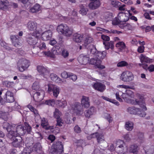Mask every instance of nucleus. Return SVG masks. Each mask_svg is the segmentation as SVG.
<instances>
[{"label": "nucleus", "instance_id": "1", "mask_svg": "<svg viewBox=\"0 0 154 154\" xmlns=\"http://www.w3.org/2000/svg\"><path fill=\"white\" fill-rule=\"evenodd\" d=\"M57 30L59 33L67 37L70 36L73 32L72 29L69 28L66 24H63L59 25Z\"/></svg>", "mask_w": 154, "mask_h": 154}, {"label": "nucleus", "instance_id": "2", "mask_svg": "<svg viewBox=\"0 0 154 154\" xmlns=\"http://www.w3.org/2000/svg\"><path fill=\"white\" fill-rule=\"evenodd\" d=\"M128 150V147L122 140H119L116 143L115 151L118 153H124Z\"/></svg>", "mask_w": 154, "mask_h": 154}, {"label": "nucleus", "instance_id": "3", "mask_svg": "<svg viewBox=\"0 0 154 154\" xmlns=\"http://www.w3.org/2000/svg\"><path fill=\"white\" fill-rule=\"evenodd\" d=\"M128 112L132 114H138L141 117H144L146 115V113L143 109L139 108H137L134 106L129 107L127 109Z\"/></svg>", "mask_w": 154, "mask_h": 154}, {"label": "nucleus", "instance_id": "4", "mask_svg": "<svg viewBox=\"0 0 154 154\" xmlns=\"http://www.w3.org/2000/svg\"><path fill=\"white\" fill-rule=\"evenodd\" d=\"M10 138H12L13 141L11 143L12 145L15 147L20 149L23 148L24 146V143L22 142V139L20 136H12Z\"/></svg>", "mask_w": 154, "mask_h": 154}, {"label": "nucleus", "instance_id": "5", "mask_svg": "<svg viewBox=\"0 0 154 154\" xmlns=\"http://www.w3.org/2000/svg\"><path fill=\"white\" fill-rule=\"evenodd\" d=\"M130 103L134 105H138L140 106L141 107L143 110H146L147 108L146 106V104L144 100L143 97L142 96L139 97L138 98L136 99L135 100H129Z\"/></svg>", "mask_w": 154, "mask_h": 154}, {"label": "nucleus", "instance_id": "6", "mask_svg": "<svg viewBox=\"0 0 154 154\" xmlns=\"http://www.w3.org/2000/svg\"><path fill=\"white\" fill-rule=\"evenodd\" d=\"M29 66V62L25 59H20L17 63V67L19 70L21 72H23Z\"/></svg>", "mask_w": 154, "mask_h": 154}, {"label": "nucleus", "instance_id": "7", "mask_svg": "<svg viewBox=\"0 0 154 154\" xmlns=\"http://www.w3.org/2000/svg\"><path fill=\"white\" fill-rule=\"evenodd\" d=\"M48 91L51 94L52 92L53 96L55 98H57L60 92V89L58 87L54 85L50 84L48 85Z\"/></svg>", "mask_w": 154, "mask_h": 154}, {"label": "nucleus", "instance_id": "8", "mask_svg": "<svg viewBox=\"0 0 154 154\" xmlns=\"http://www.w3.org/2000/svg\"><path fill=\"white\" fill-rule=\"evenodd\" d=\"M134 78V76L130 72L126 71L123 72L121 75V79L125 82H129L132 81Z\"/></svg>", "mask_w": 154, "mask_h": 154}, {"label": "nucleus", "instance_id": "9", "mask_svg": "<svg viewBox=\"0 0 154 154\" xmlns=\"http://www.w3.org/2000/svg\"><path fill=\"white\" fill-rule=\"evenodd\" d=\"M72 108L77 115H80L83 113V110L79 103L76 102L74 103L72 105Z\"/></svg>", "mask_w": 154, "mask_h": 154}, {"label": "nucleus", "instance_id": "10", "mask_svg": "<svg viewBox=\"0 0 154 154\" xmlns=\"http://www.w3.org/2000/svg\"><path fill=\"white\" fill-rule=\"evenodd\" d=\"M63 151V147L62 142L58 141L56 143L54 148L53 149L52 152L55 154H61Z\"/></svg>", "mask_w": 154, "mask_h": 154}, {"label": "nucleus", "instance_id": "11", "mask_svg": "<svg viewBox=\"0 0 154 154\" xmlns=\"http://www.w3.org/2000/svg\"><path fill=\"white\" fill-rule=\"evenodd\" d=\"M10 39L13 45L16 47H18L22 45L20 38L18 35H11Z\"/></svg>", "mask_w": 154, "mask_h": 154}, {"label": "nucleus", "instance_id": "12", "mask_svg": "<svg viewBox=\"0 0 154 154\" xmlns=\"http://www.w3.org/2000/svg\"><path fill=\"white\" fill-rule=\"evenodd\" d=\"M37 69L40 74L44 77L46 78V76L49 75V71L46 68L39 66L37 67Z\"/></svg>", "mask_w": 154, "mask_h": 154}, {"label": "nucleus", "instance_id": "13", "mask_svg": "<svg viewBox=\"0 0 154 154\" xmlns=\"http://www.w3.org/2000/svg\"><path fill=\"white\" fill-rule=\"evenodd\" d=\"M91 2L89 4V8L92 10H94L99 8L100 5V0H91Z\"/></svg>", "mask_w": 154, "mask_h": 154}, {"label": "nucleus", "instance_id": "14", "mask_svg": "<svg viewBox=\"0 0 154 154\" xmlns=\"http://www.w3.org/2000/svg\"><path fill=\"white\" fill-rule=\"evenodd\" d=\"M38 39L37 36L32 35L27 38L26 41L30 45H34L37 43Z\"/></svg>", "mask_w": 154, "mask_h": 154}, {"label": "nucleus", "instance_id": "15", "mask_svg": "<svg viewBox=\"0 0 154 154\" xmlns=\"http://www.w3.org/2000/svg\"><path fill=\"white\" fill-rule=\"evenodd\" d=\"M26 133V130L24 127L22 125H17L16 128V131H15V133L16 135L18 134L20 135H23Z\"/></svg>", "mask_w": 154, "mask_h": 154}, {"label": "nucleus", "instance_id": "16", "mask_svg": "<svg viewBox=\"0 0 154 154\" xmlns=\"http://www.w3.org/2000/svg\"><path fill=\"white\" fill-rule=\"evenodd\" d=\"M89 58L86 55L81 54L78 57V60L80 63L82 64H86L88 62Z\"/></svg>", "mask_w": 154, "mask_h": 154}, {"label": "nucleus", "instance_id": "17", "mask_svg": "<svg viewBox=\"0 0 154 154\" xmlns=\"http://www.w3.org/2000/svg\"><path fill=\"white\" fill-rule=\"evenodd\" d=\"M6 100L7 102L12 103L13 102L14 99L13 93L10 91H8L5 93Z\"/></svg>", "mask_w": 154, "mask_h": 154}, {"label": "nucleus", "instance_id": "18", "mask_svg": "<svg viewBox=\"0 0 154 154\" xmlns=\"http://www.w3.org/2000/svg\"><path fill=\"white\" fill-rule=\"evenodd\" d=\"M118 17V20L121 22H126L129 19V17L126 15V14L122 12L119 14Z\"/></svg>", "mask_w": 154, "mask_h": 154}, {"label": "nucleus", "instance_id": "19", "mask_svg": "<svg viewBox=\"0 0 154 154\" xmlns=\"http://www.w3.org/2000/svg\"><path fill=\"white\" fill-rule=\"evenodd\" d=\"M37 24L35 22L30 21L27 24V27L29 30L33 31L35 30L37 28Z\"/></svg>", "mask_w": 154, "mask_h": 154}, {"label": "nucleus", "instance_id": "20", "mask_svg": "<svg viewBox=\"0 0 154 154\" xmlns=\"http://www.w3.org/2000/svg\"><path fill=\"white\" fill-rule=\"evenodd\" d=\"M52 36V32L50 31H46L43 33L42 38L43 40L46 41L50 40Z\"/></svg>", "mask_w": 154, "mask_h": 154}, {"label": "nucleus", "instance_id": "21", "mask_svg": "<svg viewBox=\"0 0 154 154\" xmlns=\"http://www.w3.org/2000/svg\"><path fill=\"white\" fill-rule=\"evenodd\" d=\"M9 2L7 0L0 1V9L6 11L8 9Z\"/></svg>", "mask_w": 154, "mask_h": 154}, {"label": "nucleus", "instance_id": "22", "mask_svg": "<svg viewBox=\"0 0 154 154\" xmlns=\"http://www.w3.org/2000/svg\"><path fill=\"white\" fill-rule=\"evenodd\" d=\"M94 88L101 92H102L105 89V85L100 82H96L93 85Z\"/></svg>", "mask_w": 154, "mask_h": 154}, {"label": "nucleus", "instance_id": "23", "mask_svg": "<svg viewBox=\"0 0 154 154\" xmlns=\"http://www.w3.org/2000/svg\"><path fill=\"white\" fill-rule=\"evenodd\" d=\"M81 104L84 107L88 108L90 106L89 100L88 97L83 96L81 99Z\"/></svg>", "mask_w": 154, "mask_h": 154}, {"label": "nucleus", "instance_id": "24", "mask_svg": "<svg viewBox=\"0 0 154 154\" xmlns=\"http://www.w3.org/2000/svg\"><path fill=\"white\" fill-rule=\"evenodd\" d=\"M13 128L12 125H9L6 129L8 132H9L8 134V137L9 138H10L11 137L15 136L16 134L15 133V131H13Z\"/></svg>", "mask_w": 154, "mask_h": 154}, {"label": "nucleus", "instance_id": "25", "mask_svg": "<svg viewBox=\"0 0 154 154\" xmlns=\"http://www.w3.org/2000/svg\"><path fill=\"white\" fill-rule=\"evenodd\" d=\"M55 104L59 108H64L67 105L66 101L65 100L62 101L59 100H57L55 101Z\"/></svg>", "mask_w": 154, "mask_h": 154}, {"label": "nucleus", "instance_id": "26", "mask_svg": "<svg viewBox=\"0 0 154 154\" xmlns=\"http://www.w3.org/2000/svg\"><path fill=\"white\" fill-rule=\"evenodd\" d=\"M83 38V35L76 33L73 35V39L74 42L79 43L82 40Z\"/></svg>", "mask_w": 154, "mask_h": 154}, {"label": "nucleus", "instance_id": "27", "mask_svg": "<svg viewBox=\"0 0 154 154\" xmlns=\"http://www.w3.org/2000/svg\"><path fill=\"white\" fill-rule=\"evenodd\" d=\"M125 127L127 130L131 131L134 128V123L131 121L126 122H125Z\"/></svg>", "mask_w": 154, "mask_h": 154}, {"label": "nucleus", "instance_id": "28", "mask_svg": "<svg viewBox=\"0 0 154 154\" xmlns=\"http://www.w3.org/2000/svg\"><path fill=\"white\" fill-rule=\"evenodd\" d=\"M140 60L141 63H150L152 62V59H150L145 55L141 54L140 56Z\"/></svg>", "mask_w": 154, "mask_h": 154}, {"label": "nucleus", "instance_id": "29", "mask_svg": "<svg viewBox=\"0 0 154 154\" xmlns=\"http://www.w3.org/2000/svg\"><path fill=\"white\" fill-rule=\"evenodd\" d=\"M40 10V5L38 4H36L30 9L29 11L32 13H35L38 12Z\"/></svg>", "mask_w": 154, "mask_h": 154}, {"label": "nucleus", "instance_id": "30", "mask_svg": "<svg viewBox=\"0 0 154 154\" xmlns=\"http://www.w3.org/2000/svg\"><path fill=\"white\" fill-rule=\"evenodd\" d=\"M41 125L42 127L46 130H51L54 129V126H50L48 122L42 120V122Z\"/></svg>", "mask_w": 154, "mask_h": 154}, {"label": "nucleus", "instance_id": "31", "mask_svg": "<svg viewBox=\"0 0 154 154\" xmlns=\"http://www.w3.org/2000/svg\"><path fill=\"white\" fill-rule=\"evenodd\" d=\"M103 44L105 45V48L108 50L110 48L111 49H113L114 48V42L112 41H110L109 42H104Z\"/></svg>", "mask_w": 154, "mask_h": 154}, {"label": "nucleus", "instance_id": "32", "mask_svg": "<svg viewBox=\"0 0 154 154\" xmlns=\"http://www.w3.org/2000/svg\"><path fill=\"white\" fill-rule=\"evenodd\" d=\"M95 137L97 138V142L99 143H100V141L104 140V136L102 134H100L97 132L95 133Z\"/></svg>", "mask_w": 154, "mask_h": 154}, {"label": "nucleus", "instance_id": "33", "mask_svg": "<svg viewBox=\"0 0 154 154\" xmlns=\"http://www.w3.org/2000/svg\"><path fill=\"white\" fill-rule=\"evenodd\" d=\"M139 150L138 146L136 144L131 145L129 148V151L130 152L134 153L138 152Z\"/></svg>", "mask_w": 154, "mask_h": 154}, {"label": "nucleus", "instance_id": "34", "mask_svg": "<svg viewBox=\"0 0 154 154\" xmlns=\"http://www.w3.org/2000/svg\"><path fill=\"white\" fill-rule=\"evenodd\" d=\"M42 148V146L39 143H36L34 144L32 149V151L37 152L38 150H40Z\"/></svg>", "mask_w": 154, "mask_h": 154}, {"label": "nucleus", "instance_id": "35", "mask_svg": "<svg viewBox=\"0 0 154 154\" xmlns=\"http://www.w3.org/2000/svg\"><path fill=\"white\" fill-rule=\"evenodd\" d=\"M50 77L51 80L56 82H58L61 81V79L56 75L52 73L50 75Z\"/></svg>", "mask_w": 154, "mask_h": 154}, {"label": "nucleus", "instance_id": "36", "mask_svg": "<svg viewBox=\"0 0 154 154\" xmlns=\"http://www.w3.org/2000/svg\"><path fill=\"white\" fill-rule=\"evenodd\" d=\"M80 10L79 11V13L82 15H85L87 14L88 10L87 8H85L82 5H79Z\"/></svg>", "mask_w": 154, "mask_h": 154}, {"label": "nucleus", "instance_id": "37", "mask_svg": "<svg viewBox=\"0 0 154 154\" xmlns=\"http://www.w3.org/2000/svg\"><path fill=\"white\" fill-rule=\"evenodd\" d=\"M41 93L38 92H35L34 94L33 98L34 100L36 102H38L42 100V98L41 97Z\"/></svg>", "mask_w": 154, "mask_h": 154}, {"label": "nucleus", "instance_id": "38", "mask_svg": "<svg viewBox=\"0 0 154 154\" xmlns=\"http://www.w3.org/2000/svg\"><path fill=\"white\" fill-rule=\"evenodd\" d=\"M89 50L90 51V53L93 54H96V53L97 52L95 47L92 45H91L89 46Z\"/></svg>", "mask_w": 154, "mask_h": 154}, {"label": "nucleus", "instance_id": "39", "mask_svg": "<svg viewBox=\"0 0 154 154\" xmlns=\"http://www.w3.org/2000/svg\"><path fill=\"white\" fill-rule=\"evenodd\" d=\"M137 140L140 143H142L144 141V138L143 134L142 132H139L137 134Z\"/></svg>", "mask_w": 154, "mask_h": 154}, {"label": "nucleus", "instance_id": "40", "mask_svg": "<svg viewBox=\"0 0 154 154\" xmlns=\"http://www.w3.org/2000/svg\"><path fill=\"white\" fill-rule=\"evenodd\" d=\"M3 85L8 88H12L14 85V83L13 82H10L8 81H5L3 82Z\"/></svg>", "mask_w": 154, "mask_h": 154}, {"label": "nucleus", "instance_id": "41", "mask_svg": "<svg viewBox=\"0 0 154 154\" xmlns=\"http://www.w3.org/2000/svg\"><path fill=\"white\" fill-rule=\"evenodd\" d=\"M112 14L109 12H106L104 14L105 18L108 20H110L112 18Z\"/></svg>", "mask_w": 154, "mask_h": 154}, {"label": "nucleus", "instance_id": "42", "mask_svg": "<svg viewBox=\"0 0 154 154\" xmlns=\"http://www.w3.org/2000/svg\"><path fill=\"white\" fill-rule=\"evenodd\" d=\"M69 55L68 51L65 49H63L62 51V55L65 59L67 58Z\"/></svg>", "mask_w": 154, "mask_h": 154}, {"label": "nucleus", "instance_id": "43", "mask_svg": "<svg viewBox=\"0 0 154 154\" xmlns=\"http://www.w3.org/2000/svg\"><path fill=\"white\" fill-rule=\"evenodd\" d=\"M45 103L49 106H53L55 103V101L54 99L48 100L45 101Z\"/></svg>", "mask_w": 154, "mask_h": 154}, {"label": "nucleus", "instance_id": "44", "mask_svg": "<svg viewBox=\"0 0 154 154\" xmlns=\"http://www.w3.org/2000/svg\"><path fill=\"white\" fill-rule=\"evenodd\" d=\"M32 152L31 148L26 147L23 149L22 154H30Z\"/></svg>", "mask_w": 154, "mask_h": 154}, {"label": "nucleus", "instance_id": "45", "mask_svg": "<svg viewBox=\"0 0 154 154\" xmlns=\"http://www.w3.org/2000/svg\"><path fill=\"white\" fill-rule=\"evenodd\" d=\"M101 61L98 60H95L94 58H92L91 59L90 61V63L92 65H96V66L98 63H100Z\"/></svg>", "mask_w": 154, "mask_h": 154}, {"label": "nucleus", "instance_id": "46", "mask_svg": "<svg viewBox=\"0 0 154 154\" xmlns=\"http://www.w3.org/2000/svg\"><path fill=\"white\" fill-rule=\"evenodd\" d=\"M54 117L57 119H59L60 118V112L58 109L56 108L55 109L54 112Z\"/></svg>", "mask_w": 154, "mask_h": 154}, {"label": "nucleus", "instance_id": "47", "mask_svg": "<svg viewBox=\"0 0 154 154\" xmlns=\"http://www.w3.org/2000/svg\"><path fill=\"white\" fill-rule=\"evenodd\" d=\"M24 126H25L24 127L25 128H26V132H27V133L29 134L32 130L31 127L30 126L29 124L26 122H25L24 123Z\"/></svg>", "mask_w": 154, "mask_h": 154}, {"label": "nucleus", "instance_id": "48", "mask_svg": "<svg viewBox=\"0 0 154 154\" xmlns=\"http://www.w3.org/2000/svg\"><path fill=\"white\" fill-rule=\"evenodd\" d=\"M43 53L45 55L48 57H51L54 58H55V56L54 55L52 54V53L50 51H49L48 52L44 51L43 52Z\"/></svg>", "mask_w": 154, "mask_h": 154}, {"label": "nucleus", "instance_id": "49", "mask_svg": "<svg viewBox=\"0 0 154 154\" xmlns=\"http://www.w3.org/2000/svg\"><path fill=\"white\" fill-rule=\"evenodd\" d=\"M32 89L35 90H38L40 88L39 83L37 82H34L32 85Z\"/></svg>", "mask_w": 154, "mask_h": 154}, {"label": "nucleus", "instance_id": "50", "mask_svg": "<svg viewBox=\"0 0 154 154\" xmlns=\"http://www.w3.org/2000/svg\"><path fill=\"white\" fill-rule=\"evenodd\" d=\"M128 65V63L125 61H122L119 62L117 64L118 67H123Z\"/></svg>", "mask_w": 154, "mask_h": 154}, {"label": "nucleus", "instance_id": "51", "mask_svg": "<svg viewBox=\"0 0 154 154\" xmlns=\"http://www.w3.org/2000/svg\"><path fill=\"white\" fill-rule=\"evenodd\" d=\"M96 56L98 60L101 61V60L104 58H103V57L100 51H97V52L96 54Z\"/></svg>", "mask_w": 154, "mask_h": 154}, {"label": "nucleus", "instance_id": "52", "mask_svg": "<svg viewBox=\"0 0 154 154\" xmlns=\"http://www.w3.org/2000/svg\"><path fill=\"white\" fill-rule=\"evenodd\" d=\"M27 106L31 111L34 113L36 115L37 114V110L32 105L29 104L27 105Z\"/></svg>", "mask_w": 154, "mask_h": 154}, {"label": "nucleus", "instance_id": "53", "mask_svg": "<svg viewBox=\"0 0 154 154\" xmlns=\"http://www.w3.org/2000/svg\"><path fill=\"white\" fill-rule=\"evenodd\" d=\"M93 41L92 38L90 37H87L85 41V43L87 44H88L91 43Z\"/></svg>", "mask_w": 154, "mask_h": 154}, {"label": "nucleus", "instance_id": "54", "mask_svg": "<svg viewBox=\"0 0 154 154\" xmlns=\"http://www.w3.org/2000/svg\"><path fill=\"white\" fill-rule=\"evenodd\" d=\"M119 46H120L122 49H124L126 47L125 44L122 42H120L116 44V47H119Z\"/></svg>", "mask_w": 154, "mask_h": 154}, {"label": "nucleus", "instance_id": "55", "mask_svg": "<svg viewBox=\"0 0 154 154\" xmlns=\"http://www.w3.org/2000/svg\"><path fill=\"white\" fill-rule=\"evenodd\" d=\"M70 73H68L66 71H64L61 74V77L64 79H66L69 77Z\"/></svg>", "mask_w": 154, "mask_h": 154}, {"label": "nucleus", "instance_id": "56", "mask_svg": "<svg viewBox=\"0 0 154 154\" xmlns=\"http://www.w3.org/2000/svg\"><path fill=\"white\" fill-rule=\"evenodd\" d=\"M112 4L114 7H117L121 5V3L118 1H113L112 2Z\"/></svg>", "mask_w": 154, "mask_h": 154}, {"label": "nucleus", "instance_id": "57", "mask_svg": "<svg viewBox=\"0 0 154 154\" xmlns=\"http://www.w3.org/2000/svg\"><path fill=\"white\" fill-rule=\"evenodd\" d=\"M74 131L76 133H79L81 131V130L80 127L78 125L75 126L74 128Z\"/></svg>", "mask_w": 154, "mask_h": 154}, {"label": "nucleus", "instance_id": "58", "mask_svg": "<svg viewBox=\"0 0 154 154\" xmlns=\"http://www.w3.org/2000/svg\"><path fill=\"white\" fill-rule=\"evenodd\" d=\"M126 95L129 97H131L133 96V94L131 90L127 89L126 91Z\"/></svg>", "mask_w": 154, "mask_h": 154}, {"label": "nucleus", "instance_id": "59", "mask_svg": "<svg viewBox=\"0 0 154 154\" xmlns=\"http://www.w3.org/2000/svg\"><path fill=\"white\" fill-rule=\"evenodd\" d=\"M69 78L74 81L76 80L77 79V76L75 75H73L72 73H70Z\"/></svg>", "mask_w": 154, "mask_h": 154}, {"label": "nucleus", "instance_id": "60", "mask_svg": "<svg viewBox=\"0 0 154 154\" xmlns=\"http://www.w3.org/2000/svg\"><path fill=\"white\" fill-rule=\"evenodd\" d=\"M15 51L16 53L20 55H23L24 54V51L21 49L17 48L16 49Z\"/></svg>", "mask_w": 154, "mask_h": 154}, {"label": "nucleus", "instance_id": "61", "mask_svg": "<svg viewBox=\"0 0 154 154\" xmlns=\"http://www.w3.org/2000/svg\"><path fill=\"white\" fill-rule=\"evenodd\" d=\"M88 110L92 115H93L96 111L95 108L94 106H91Z\"/></svg>", "mask_w": 154, "mask_h": 154}, {"label": "nucleus", "instance_id": "62", "mask_svg": "<svg viewBox=\"0 0 154 154\" xmlns=\"http://www.w3.org/2000/svg\"><path fill=\"white\" fill-rule=\"evenodd\" d=\"M101 37L102 39H103L104 41H109L110 40L109 37L107 35H101Z\"/></svg>", "mask_w": 154, "mask_h": 154}, {"label": "nucleus", "instance_id": "63", "mask_svg": "<svg viewBox=\"0 0 154 154\" xmlns=\"http://www.w3.org/2000/svg\"><path fill=\"white\" fill-rule=\"evenodd\" d=\"M40 49H44L46 48V46L45 43L42 42L41 43V44L38 46Z\"/></svg>", "mask_w": 154, "mask_h": 154}, {"label": "nucleus", "instance_id": "64", "mask_svg": "<svg viewBox=\"0 0 154 154\" xmlns=\"http://www.w3.org/2000/svg\"><path fill=\"white\" fill-rule=\"evenodd\" d=\"M154 149L152 148H150L145 151L146 154H153L154 152Z\"/></svg>", "mask_w": 154, "mask_h": 154}]
</instances>
